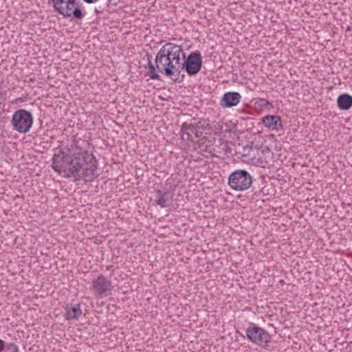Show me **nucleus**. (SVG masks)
Listing matches in <instances>:
<instances>
[{
    "instance_id": "1",
    "label": "nucleus",
    "mask_w": 352,
    "mask_h": 352,
    "mask_svg": "<svg viewBox=\"0 0 352 352\" xmlns=\"http://www.w3.org/2000/svg\"><path fill=\"white\" fill-rule=\"evenodd\" d=\"M181 55L185 58L181 46L172 43H167L160 48L155 57V65L151 62L152 56L147 54L148 65L145 66L147 75L153 80H160V76L156 72L157 69L166 76H178Z\"/></svg>"
},
{
    "instance_id": "2",
    "label": "nucleus",
    "mask_w": 352,
    "mask_h": 352,
    "mask_svg": "<svg viewBox=\"0 0 352 352\" xmlns=\"http://www.w3.org/2000/svg\"><path fill=\"white\" fill-rule=\"evenodd\" d=\"M53 4L54 9L64 17H72L81 19L85 16L80 8L76 0H48Z\"/></svg>"
},
{
    "instance_id": "3",
    "label": "nucleus",
    "mask_w": 352,
    "mask_h": 352,
    "mask_svg": "<svg viewBox=\"0 0 352 352\" xmlns=\"http://www.w3.org/2000/svg\"><path fill=\"white\" fill-rule=\"evenodd\" d=\"M252 176L244 169H237L228 177V186L234 190L242 192L248 190L252 184Z\"/></svg>"
},
{
    "instance_id": "4",
    "label": "nucleus",
    "mask_w": 352,
    "mask_h": 352,
    "mask_svg": "<svg viewBox=\"0 0 352 352\" xmlns=\"http://www.w3.org/2000/svg\"><path fill=\"white\" fill-rule=\"evenodd\" d=\"M11 123L16 131L20 133H26L32 127L33 116L30 111L19 109L13 114Z\"/></svg>"
},
{
    "instance_id": "5",
    "label": "nucleus",
    "mask_w": 352,
    "mask_h": 352,
    "mask_svg": "<svg viewBox=\"0 0 352 352\" xmlns=\"http://www.w3.org/2000/svg\"><path fill=\"white\" fill-rule=\"evenodd\" d=\"M245 333L252 342L261 347L267 346L272 340V337L267 331L254 324L246 329Z\"/></svg>"
},
{
    "instance_id": "6",
    "label": "nucleus",
    "mask_w": 352,
    "mask_h": 352,
    "mask_svg": "<svg viewBox=\"0 0 352 352\" xmlns=\"http://www.w3.org/2000/svg\"><path fill=\"white\" fill-rule=\"evenodd\" d=\"M201 66L202 58L200 52H192L184 60V63H181L179 62V72L181 69H185L189 75H195L201 70Z\"/></svg>"
},
{
    "instance_id": "7",
    "label": "nucleus",
    "mask_w": 352,
    "mask_h": 352,
    "mask_svg": "<svg viewBox=\"0 0 352 352\" xmlns=\"http://www.w3.org/2000/svg\"><path fill=\"white\" fill-rule=\"evenodd\" d=\"M89 158V156L86 157L83 154H79L77 156L71 155L69 161H72V163H68L64 177H77L81 168L87 164Z\"/></svg>"
},
{
    "instance_id": "8",
    "label": "nucleus",
    "mask_w": 352,
    "mask_h": 352,
    "mask_svg": "<svg viewBox=\"0 0 352 352\" xmlns=\"http://www.w3.org/2000/svg\"><path fill=\"white\" fill-rule=\"evenodd\" d=\"M111 281L102 274L92 280L91 289L100 296H109L111 294Z\"/></svg>"
},
{
    "instance_id": "9",
    "label": "nucleus",
    "mask_w": 352,
    "mask_h": 352,
    "mask_svg": "<svg viewBox=\"0 0 352 352\" xmlns=\"http://www.w3.org/2000/svg\"><path fill=\"white\" fill-rule=\"evenodd\" d=\"M89 160L90 164H87L81 168V173H79L78 177L85 180V182H92L95 178L98 176L97 173L98 164L97 161L92 155L88 159Z\"/></svg>"
},
{
    "instance_id": "10",
    "label": "nucleus",
    "mask_w": 352,
    "mask_h": 352,
    "mask_svg": "<svg viewBox=\"0 0 352 352\" xmlns=\"http://www.w3.org/2000/svg\"><path fill=\"white\" fill-rule=\"evenodd\" d=\"M70 156V155L66 154L65 152H59L54 154L52 168L54 171L64 176L68 163H72V161H69Z\"/></svg>"
},
{
    "instance_id": "11",
    "label": "nucleus",
    "mask_w": 352,
    "mask_h": 352,
    "mask_svg": "<svg viewBox=\"0 0 352 352\" xmlns=\"http://www.w3.org/2000/svg\"><path fill=\"white\" fill-rule=\"evenodd\" d=\"M181 133L182 138L185 141H192V135L196 138H201L203 135L197 124H188L187 122H184L182 125Z\"/></svg>"
},
{
    "instance_id": "12",
    "label": "nucleus",
    "mask_w": 352,
    "mask_h": 352,
    "mask_svg": "<svg viewBox=\"0 0 352 352\" xmlns=\"http://www.w3.org/2000/svg\"><path fill=\"white\" fill-rule=\"evenodd\" d=\"M241 96L238 92L229 91L223 96L220 104L223 107L230 108L236 106L240 102Z\"/></svg>"
},
{
    "instance_id": "13",
    "label": "nucleus",
    "mask_w": 352,
    "mask_h": 352,
    "mask_svg": "<svg viewBox=\"0 0 352 352\" xmlns=\"http://www.w3.org/2000/svg\"><path fill=\"white\" fill-rule=\"evenodd\" d=\"M82 315L80 305L78 303L67 305L64 317L67 320H78Z\"/></svg>"
},
{
    "instance_id": "14",
    "label": "nucleus",
    "mask_w": 352,
    "mask_h": 352,
    "mask_svg": "<svg viewBox=\"0 0 352 352\" xmlns=\"http://www.w3.org/2000/svg\"><path fill=\"white\" fill-rule=\"evenodd\" d=\"M262 122L265 127L274 131H278L283 126L278 116H266L263 118Z\"/></svg>"
},
{
    "instance_id": "15",
    "label": "nucleus",
    "mask_w": 352,
    "mask_h": 352,
    "mask_svg": "<svg viewBox=\"0 0 352 352\" xmlns=\"http://www.w3.org/2000/svg\"><path fill=\"white\" fill-rule=\"evenodd\" d=\"M155 201L157 205L161 206L162 208H166L170 206L172 199L169 192L157 190L155 191Z\"/></svg>"
},
{
    "instance_id": "16",
    "label": "nucleus",
    "mask_w": 352,
    "mask_h": 352,
    "mask_svg": "<svg viewBox=\"0 0 352 352\" xmlns=\"http://www.w3.org/2000/svg\"><path fill=\"white\" fill-rule=\"evenodd\" d=\"M337 104L340 109L349 110L352 107V96L348 94H340L337 98Z\"/></svg>"
},
{
    "instance_id": "17",
    "label": "nucleus",
    "mask_w": 352,
    "mask_h": 352,
    "mask_svg": "<svg viewBox=\"0 0 352 352\" xmlns=\"http://www.w3.org/2000/svg\"><path fill=\"white\" fill-rule=\"evenodd\" d=\"M7 349L10 351V352H19L18 347L13 343L9 344Z\"/></svg>"
},
{
    "instance_id": "18",
    "label": "nucleus",
    "mask_w": 352,
    "mask_h": 352,
    "mask_svg": "<svg viewBox=\"0 0 352 352\" xmlns=\"http://www.w3.org/2000/svg\"><path fill=\"white\" fill-rule=\"evenodd\" d=\"M6 342L0 339V352H3L5 350Z\"/></svg>"
},
{
    "instance_id": "19",
    "label": "nucleus",
    "mask_w": 352,
    "mask_h": 352,
    "mask_svg": "<svg viewBox=\"0 0 352 352\" xmlns=\"http://www.w3.org/2000/svg\"><path fill=\"white\" fill-rule=\"evenodd\" d=\"M83 1L87 3H94L96 1H98V0H83Z\"/></svg>"
},
{
    "instance_id": "20",
    "label": "nucleus",
    "mask_w": 352,
    "mask_h": 352,
    "mask_svg": "<svg viewBox=\"0 0 352 352\" xmlns=\"http://www.w3.org/2000/svg\"><path fill=\"white\" fill-rule=\"evenodd\" d=\"M261 100L262 102H264L265 103H267V104L268 103V101H267V100H265V99H261Z\"/></svg>"
}]
</instances>
